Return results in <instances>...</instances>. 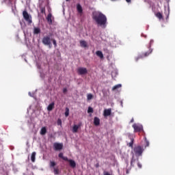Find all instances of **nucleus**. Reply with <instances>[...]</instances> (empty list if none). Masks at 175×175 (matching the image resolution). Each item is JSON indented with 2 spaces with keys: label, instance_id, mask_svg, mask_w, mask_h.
<instances>
[{
  "label": "nucleus",
  "instance_id": "obj_1",
  "mask_svg": "<svg viewBox=\"0 0 175 175\" xmlns=\"http://www.w3.org/2000/svg\"><path fill=\"white\" fill-rule=\"evenodd\" d=\"M92 19L96 23L97 25L102 27V28H106L107 18L106 17V15L103 14L102 12H92Z\"/></svg>",
  "mask_w": 175,
  "mask_h": 175
},
{
  "label": "nucleus",
  "instance_id": "obj_2",
  "mask_svg": "<svg viewBox=\"0 0 175 175\" xmlns=\"http://www.w3.org/2000/svg\"><path fill=\"white\" fill-rule=\"evenodd\" d=\"M126 174H129L131 173V170L132 167H135L136 165L138 166L139 169H142V163L139 161V159H135V154H133L131 160V166L129 167V162L128 160H126Z\"/></svg>",
  "mask_w": 175,
  "mask_h": 175
},
{
  "label": "nucleus",
  "instance_id": "obj_3",
  "mask_svg": "<svg viewBox=\"0 0 175 175\" xmlns=\"http://www.w3.org/2000/svg\"><path fill=\"white\" fill-rule=\"evenodd\" d=\"M153 43H154V40H151L150 41L149 46H148L149 51L148 52H145V53H142V56H139L138 57H136L135 58L136 62H137V61H139V59H140V58H143V57H148V55H150V54H151V53H152V49H151V46H152Z\"/></svg>",
  "mask_w": 175,
  "mask_h": 175
},
{
  "label": "nucleus",
  "instance_id": "obj_4",
  "mask_svg": "<svg viewBox=\"0 0 175 175\" xmlns=\"http://www.w3.org/2000/svg\"><path fill=\"white\" fill-rule=\"evenodd\" d=\"M143 151H144V149L140 146H135L133 149V152L137 157H142Z\"/></svg>",
  "mask_w": 175,
  "mask_h": 175
},
{
  "label": "nucleus",
  "instance_id": "obj_5",
  "mask_svg": "<svg viewBox=\"0 0 175 175\" xmlns=\"http://www.w3.org/2000/svg\"><path fill=\"white\" fill-rule=\"evenodd\" d=\"M23 18H25L27 23H28L29 24H32V16H31L29 14H28V12L25 10L23 11Z\"/></svg>",
  "mask_w": 175,
  "mask_h": 175
},
{
  "label": "nucleus",
  "instance_id": "obj_6",
  "mask_svg": "<svg viewBox=\"0 0 175 175\" xmlns=\"http://www.w3.org/2000/svg\"><path fill=\"white\" fill-rule=\"evenodd\" d=\"M42 43L45 46H49V47L51 49V40L50 39V36H46L43 37Z\"/></svg>",
  "mask_w": 175,
  "mask_h": 175
},
{
  "label": "nucleus",
  "instance_id": "obj_7",
  "mask_svg": "<svg viewBox=\"0 0 175 175\" xmlns=\"http://www.w3.org/2000/svg\"><path fill=\"white\" fill-rule=\"evenodd\" d=\"M53 148L55 151H59L64 148V144L55 142L53 144Z\"/></svg>",
  "mask_w": 175,
  "mask_h": 175
},
{
  "label": "nucleus",
  "instance_id": "obj_8",
  "mask_svg": "<svg viewBox=\"0 0 175 175\" xmlns=\"http://www.w3.org/2000/svg\"><path fill=\"white\" fill-rule=\"evenodd\" d=\"M77 72L79 75H87V73H88V70L85 68H83V67L78 68Z\"/></svg>",
  "mask_w": 175,
  "mask_h": 175
},
{
  "label": "nucleus",
  "instance_id": "obj_9",
  "mask_svg": "<svg viewBox=\"0 0 175 175\" xmlns=\"http://www.w3.org/2000/svg\"><path fill=\"white\" fill-rule=\"evenodd\" d=\"M133 128L135 132H140L141 131H143V126H139L137 124H133Z\"/></svg>",
  "mask_w": 175,
  "mask_h": 175
},
{
  "label": "nucleus",
  "instance_id": "obj_10",
  "mask_svg": "<svg viewBox=\"0 0 175 175\" xmlns=\"http://www.w3.org/2000/svg\"><path fill=\"white\" fill-rule=\"evenodd\" d=\"M103 116L104 117H109V116H111V108L105 109Z\"/></svg>",
  "mask_w": 175,
  "mask_h": 175
},
{
  "label": "nucleus",
  "instance_id": "obj_11",
  "mask_svg": "<svg viewBox=\"0 0 175 175\" xmlns=\"http://www.w3.org/2000/svg\"><path fill=\"white\" fill-rule=\"evenodd\" d=\"M94 124L95 126H99V125H100V119H99L98 117H94Z\"/></svg>",
  "mask_w": 175,
  "mask_h": 175
},
{
  "label": "nucleus",
  "instance_id": "obj_12",
  "mask_svg": "<svg viewBox=\"0 0 175 175\" xmlns=\"http://www.w3.org/2000/svg\"><path fill=\"white\" fill-rule=\"evenodd\" d=\"M66 161L67 162H69L70 167H72L73 169L74 167H76V162L75 161V160L68 159V160Z\"/></svg>",
  "mask_w": 175,
  "mask_h": 175
},
{
  "label": "nucleus",
  "instance_id": "obj_13",
  "mask_svg": "<svg viewBox=\"0 0 175 175\" xmlns=\"http://www.w3.org/2000/svg\"><path fill=\"white\" fill-rule=\"evenodd\" d=\"M40 133L42 135V136H44V135L47 133V129H46L45 126L42 127L40 131Z\"/></svg>",
  "mask_w": 175,
  "mask_h": 175
},
{
  "label": "nucleus",
  "instance_id": "obj_14",
  "mask_svg": "<svg viewBox=\"0 0 175 175\" xmlns=\"http://www.w3.org/2000/svg\"><path fill=\"white\" fill-rule=\"evenodd\" d=\"M55 105V103H54V102L49 104L47 107L48 111H51L53 110V109H54Z\"/></svg>",
  "mask_w": 175,
  "mask_h": 175
},
{
  "label": "nucleus",
  "instance_id": "obj_15",
  "mask_svg": "<svg viewBox=\"0 0 175 175\" xmlns=\"http://www.w3.org/2000/svg\"><path fill=\"white\" fill-rule=\"evenodd\" d=\"M52 15L51 14H49L46 20L49 24H53V20L51 19Z\"/></svg>",
  "mask_w": 175,
  "mask_h": 175
},
{
  "label": "nucleus",
  "instance_id": "obj_16",
  "mask_svg": "<svg viewBox=\"0 0 175 175\" xmlns=\"http://www.w3.org/2000/svg\"><path fill=\"white\" fill-rule=\"evenodd\" d=\"M96 56L99 57L101 59H103V53L100 51H97L96 52Z\"/></svg>",
  "mask_w": 175,
  "mask_h": 175
},
{
  "label": "nucleus",
  "instance_id": "obj_17",
  "mask_svg": "<svg viewBox=\"0 0 175 175\" xmlns=\"http://www.w3.org/2000/svg\"><path fill=\"white\" fill-rule=\"evenodd\" d=\"M77 10L79 13H83V7H81V5L77 4Z\"/></svg>",
  "mask_w": 175,
  "mask_h": 175
},
{
  "label": "nucleus",
  "instance_id": "obj_18",
  "mask_svg": "<svg viewBox=\"0 0 175 175\" xmlns=\"http://www.w3.org/2000/svg\"><path fill=\"white\" fill-rule=\"evenodd\" d=\"M81 47H87L88 44L87 42H85V40H81L79 42Z\"/></svg>",
  "mask_w": 175,
  "mask_h": 175
},
{
  "label": "nucleus",
  "instance_id": "obj_19",
  "mask_svg": "<svg viewBox=\"0 0 175 175\" xmlns=\"http://www.w3.org/2000/svg\"><path fill=\"white\" fill-rule=\"evenodd\" d=\"M77 131H79V126L75 124L72 127V133H77Z\"/></svg>",
  "mask_w": 175,
  "mask_h": 175
},
{
  "label": "nucleus",
  "instance_id": "obj_20",
  "mask_svg": "<svg viewBox=\"0 0 175 175\" xmlns=\"http://www.w3.org/2000/svg\"><path fill=\"white\" fill-rule=\"evenodd\" d=\"M33 33L35 35H38V33H40V28L39 27H35L33 30Z\"/></svg>",
  "mask_w": 175,
  "mask_h": 175
},
{
  "label": "nucleus",
  "instance_id": "obj_21",
  "mask_svg": "<svg viewBox=\"0 0 175 175\" xmlns=\"http://www.w3.org/2000/svg\"><path fill=\"white\" fill-rule=\"evenodd\" d=\"M121 87H122L121 84L116 85L112 88V91H116V90H118V88H121Z\"/></svg>",
  "mask_w": 175,
  "mask_h": 175
},
{
  "label": "nucleus",
  "instance_id": "obj_22",
  "mask_svg": "<svg viewBox=\"0 0 175 175\" xmlns=\"http://www.w3.org/2000/svg\"><path fill=\"white\" fill-rule=\"evenodd\" d=\"M59 158H61L64 161H68V158L66 157H64V153H62V152H60L59 154Z\"/></svg>",
  "mask_w": 175,
  "mask_h": 175
},
{
  "label": "nucleus",
  "instance_id": "obj_23",
  "mask_svg": "<svg viewBox=\"0 0 175 175\" xmlns=\"http://www.w3.org/2000/svg\"><path fill=\"white\" fill-rule=\"evenodd\" d=\"M36 157V152H33L31 157V159L32 162H35Z\"/></svg>",
  "mask_w": 175,
  "mask_h": 175
},
{
  "label": "nucleus",
  "instance_id": "obj_24",
  "mask_svg": "<svg viewBox=\"0 0 175 175\" xmlns=\"http://www.w3.org/2000/svg\"><path fill=\"white\" fill-rule=\"evenodd\" d=\"M53 173L55 175L59 174V169L58 167H54L53 168Z\"/></svg>",
  "mask_w": 175,
  "mask_h": 175
},
{
  "label": "nucleus",
  "instance_id": "obj_25",
  "mask_svg": "<svg viewBox=\"0 0 175 175\" xmlns=\"http://www.w3.org/2000/svg\"><path fill=\"white\" fill-rule=\"evenodd\" d=\"M156 16L157 17V18H159V20H162V18H163V16L162 15V14H161V12H157L156 14Z\"/></svg>",
  "mask_w": 175,
  "mask_h": 175
},
{
  "label": "nucleus",
  "instance_id": "obj_26",
  "mask_svg": "<svg viewBox=\"0 0 175 175\" xmlns=\"http://www.w3.org/2000/svg\"><path fill=\"white\" fill-rule=\"evenodd\" d=\"M92 99H94V95H92V94H87V100H91Z\"/></svg>",
  "mask_w": 175,
  "mask_h": 175
},
{
  "label": "nucleus",
  "instance_id": "obj_27",
  "mask_svg": "<svg viewBox=\"0 0 175 175\" xmlns=\"http://www.w3.org/2000/svg\"><path fill=\"white\" fill-rule=\"evenodd\" d=\"M55 165H57V163L55 161H50L49 163V166L50 167H53L54 169V167H55Z\"/></svg>",
  "mask_w": 175,
  "mask_h": 175
},
{
  "label": "nucleus",
  "instance_id": "obj_28",
  "mask_svg": "<svg viewBox=\"0 0 175 175\" xmlns=\"http://www.w3.org/2000/svg\"><path fill=\"white\" fill-rule=\"evenodd\" d=\"M133 142H134L133 138H131V142L128 144L129 147H131V148H133Z\"/></svg>",
  "mask_w": 175,
  "mask_h": 175
},
{
  "label": "nucleus",
  "instance_id": "obj_29",
  "mask_svg": "<svg viewBox=\"0 0 175 175\" xmlns=\"http://www.w3.org/2000/svg\"><path fill=\"white\" fill-rule=\"evenodd\" d=\"M65 117H69V108H66Z\"/></svg>",
  "mask_w": 175,
  "mask_h": 175
},
{
  "label": "nucleus",
  "instance_id": "obj_30",
  "mask_svg": "<svg viewBox=\"0 0 175 175\" xmlns=\"http://www.w3.org/2000/svg\"><path fill=\"white\" fill-rule=\"evenodd\" d=\"M40 12L41 13H46V8L44 7H40Z\"/></svg>",
  "mask_w": 175,
  "mask_h": 175
},
{
  "label": "nucleus",
  "instance_id": "obj_31",
  "mask_svg": "<svg viewBox=\"0 0 175 175\" xmlns=\"http://www.w3.org/2000/svg\"><path fill=\"white\" fill-rule=\"evenodd\" d=\"M88 113H94V109L91 107H88Z\"/></svg>",
  "mask_w": 175,
  "mask_h": 175
},
{
  "label": "nucleus",
  "instance_id": "obj_32",
  "mask_svg": "<svg viewBox=\"0 0 175 175\" xmlns=\"http://www.w3.org/2000/svg\"><path fill=\"white\" fill-rule=\"evenodd\" d=\"M103 175H111V174L107 171H104L103 172Z\"/></svg>",
  "mask_w": 175,
  "mask_h": 175
},
{
  "label": "nucleus",
  "instance_id": "obj_33",
  "mask_svg": "<svg viewBox=\"0 0 175 175\" xmlns=\"http://www.w3.org/2000/svg\"><path fill=\"white\" fill-rule=\"evenodd\" d=\"M62 121L61 120V119H58L57 125H62Z\"/></svg>",
  "mask_w": 175,
  "mask_h": 175
},
{
  "label": "nucleus",
  "instance_id": "obj_34",
  "mask_svg": "<svg viewBox=\"0 0 175 175\" xmlns=\"http://www.w3.org/2000/svg\"><path fill=\"white\" fill-rule=\"evenodd\" d=\"M53 43L55 47H57V41L55 40H53Z\"/></svg>",
  "mask_w": 175,
  "mask_h": 175
},
{
  "label": "nucleus",
  "instance_id": "obj_35",
  "mask_svg": "<svg viewBox=\"0 0 175 175\" xmlns=\"http://www.w3.org/2000/svg\"><path fill=\"white\" fill-rule=\"evenodd\" d=\"M146 144L145 147H148V146H150V142L148 141H146Z\"/></svg>",
  "mask_w": 175,
  "mask_h": 175
},
{
  "label": "nucleus",
  "instance_id": "obj_36",
  "mask_svg": "<svg viewBox=\"0 0 175 175\" xmlns=\"http://www.w3.org/2000/svg\"><path fill=\"white\" fill-rule=\"evenodd\" d=\"M68 92V90L66 88H64L63 92L65 94Z\"/></svg>",
  "mask_w": 175,
  "mask_h": 175
},
{
  "label": "nucleus",
  "instance_id": "obj_37",
  "mask_svg": "<svg viewBox=\"0 0 175 175\" xmlns=\"http://www.w3.org/2000/svg\"><path fill=\"white\" fill-rule=\"evenodd\" d=\"M126 2H127L128 3H131V0H126Z\"/></svg>",
  "mask_w": 175,
  "mask_h": 175
},
{
  "label": "nucleus",
  "instance_id": "obj_38",
  "mask_svg": "<svg viewBox=\"0 0 175 175\" xmlns=\"http://www.w3.org/2000/svg\"><path fill=\"white\" fill-rule=\"evenodd\" d=\"M77 126H78V129L80 128V126H81V123H79V124Z\"/></svg>",
  "mask_w": 175,
  "mask_h": 175
},
{
  "label": "nucleus",
  "instance_id": "obj_39",
  "mask_svg": "<svg viewBox=\"0 0 175 175\" xmlns=\"http://www.w3.org/2000/svg\"><path fill=\"white\" fill-rule=\"evenodd\" d=\"M96 167H99V163L96 164Z\"/></svg>",
  "mask_w": 175,
  "mask_h": 175
},
{
  "label": "nucleus",
  "instance_id": "obj_40",
  "mask_svg": "<svg viewBox=\"0 0 175 175\" xmlns=\"http://www.w3.org/2000/svg\"><path fill=\"white\" fill-rule=\"evenodd\" d=\"M169 18V14H167V18Z\"/></svg>",
  "mask_w": 175,
  "mask_h": 175
},
{
  "label": "nucleus",
  "instance_id": "obj_41",
  "mask_svg": "<svg viewBox=\"0 0 175 175\" xmlns=\"http://www.w3.org/2000/svg\"><path fill=\"white\" fill-rule=\"evenodd\" d=\"M29 95H30V96H31V92H29Z\"/></svg>",
  "mask_w": 175,
  "mask_h": 175
},
{
  "label": "nucleus",
  "instance_id": "obj_42",
  "mask_svg": "<svg viewBox=\"0 0 175 175\" xmlns=\"http://www.w3.org/2000/svg\"><path fill=\"white\" fill-rule=\"evenodd\" d=\"M66 1H68V0H66Z\"/></svg>",
  "mask_w": 175,
  "mask_h": 175
}]
</instances>
